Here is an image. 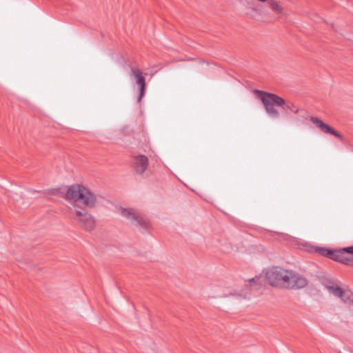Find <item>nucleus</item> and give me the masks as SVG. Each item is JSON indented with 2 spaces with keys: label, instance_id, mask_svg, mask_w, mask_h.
Returning <instances> with one entry per match:
<instances>
[{
  "label": "nucleus",
  "instance_id": "nucleus-4",
  "mask_svg": "<svg viewBox=\"0 0 353 353\" xmlns=\"http://www.w3.org/2000/svg\"><path fill=\"white\" fill-rule=\"evenodd\" d=\"M321 283L327 291L334 297L340 299L345 303L353 302L350 293L341 288V282L338 279L325 276L321 279Z\"/></svg>",
  "mask_w": 353,
  "mask_h": 353
},
{
  "label": "nucleus",
  "instance_id": "nucleus-13",
  "mask_svg": "<svg viewBox=\"0 0 353 353\" xmlns=\"http://www.w3.org/2000/svg\"><path fill=\"white\" fill-rule=\"evenodd\" d=\"M268 4L271 10L274 12L276 14L279 15H283L284 12L282 6L279 4V3L275 0H269Z\"/></svg>",
  "mask_w": 353,
  "mask_h": 353
},
{
  "label": "nucleus",
  "instance_id": "nucleus-18",
  "mask_svg": "<svg viewBox=\"0 0 353 353\" xmlns=\"http://www.w3.org/2000/svg\"><path fill=\"white\" fill-rule=\"evenodd\" d=\"M259 1H261V2H265V1H268V0H258Z\"/></svg>",
  "mask_w": 353,
  "mask_h": 353
},
{
  "label": "nucleus",
  "instance_id": "nucleus-12",
  "mask_svg": "<svg viewBox=\"0 0 353 353\" xmlns=\"http://www.w3.org/2000/svg\"><path fill=\"white\" fill-rule=\"evenodd\" d=\"M281 108L283 110L285 114H288V112H293L294 114H298L299 110L296 107L294 103L291 101H286L283 99V103L281 105Z\"/></svg>",
  "mask_w": 353,
  "mask_h": 353
},
{
  "label": "nucleus",
  "instance_id": "nucleus-10",
  "mask_svg": "<svg viewBox=\"0 0 353 353\" xmlns=\"http://www.w3.org/2000/svg\"><path fill=\"white\" fill-rule=\"evenodd\" d=\"M149 164L148 157L144 154H138L133 157L132 167L137 174L142 175L147 170Z\"/></svg>",
  "mask_w": 353,
  "mask_h": 353
},
{
  "label": "nucleus",
  "instance_id": "nucleus-14",
  "mask_svg": "<svg viewBox=\"0 0 353 353\" xmlns=\"http://www.w3.org/2000/svg\"><path fill=\"white\" fill-rule=\"evenodd\" d=\"M103 198L101 195H96L90 192V208L91 206L103 204Z\"/></svg>",
  "mask_w": 353,
  "mask_h": 353
},
{
  "label": "nucleus",
  "instance_id": "nucleus-8",
  "mask_svg": "<svg viewBox=\"0 0 353 353\" xmlns=\"http://www.w3.org/2000/svg\"><path fill=\"white\" fill-rule=\"evenodd\" d=\"M289 279L286 281V285L290 289H302L307 285L308 280L302 274L290 271Z\"/></svg>",
  "mask_w": 353,
  "mask_h": 353
},
{
  "label": "nucleus",
  "instance_id": "nucleus-16",
  "mask_svg": "<svg viewBox=\"0 0 353 353\" xmlns=\"http://www.w3.org/2000/svg\"><path fill=\"white\" fill-rule=\"evenodd\" d=\"M103 246H104V249L103 248H101L103 250V252H107L109 254H111L112 252H109V245H108L106 243H103Z\"/></svg>",
  "mask_w": 353,
  "mask_h": 353
},
{
  "label": "nucleus",
  "instance_id": "nucleus-11",
  "mask_svg": "<svg viewBox=\"0 0 353 353\" xmlns=\"http://www.w3.org/2000/svg\"><path fill=\"white\" fill-rule=\"evenodd\" d=\"M310 120L314 124H315L323 132L327 133V134H331L337 138L342 139V136L340 133H339L334 129H333L330 125H328L327 124L324 123L320 119L312 116L310 117Z\"/></svg>",
  "mask_w": 353,
  "mask_h": 353
},
{
  "label": "nucleus",
  "instance_id": "nucleus-15",
  "mask_svg": "<svg viewBox=\"0 0 353 353\" xmlns=\"http://www.w3.org/2000/svg\"><path fill=\"white\" fill-rule=\"evenodd\" d=\"M343 251H345L347 253L353 255V245L345 247L343 248Z\"/></svg>",
  "mask_w": 353,
  "mask_h": 353
},
{
  "label": "nucleus",
  "instance_id": "nucleus-19",
  "mask_svg": "<svg viewBox=\"0 0 353 353\" xmlns=\"http://www.w3.org/2000/svg\"><path fill=\"white\" fill-rule=\"evenodd\" d=\"M349 353H352V352H350Z\"/></svg>",
  "mask_w": 353,
  "mask_h": 353
},
{
  "label": "nucleus",
  "instance_id": "nucleus-2",
  "mask_svg": "<svg viewBox=\"0 0 353 353\" xmlns=\"http://www.w3.org/2000/svg\"><path fill=\"white\" fill-rule=\"evenodd\" d=\"M290 271L280 267H273L265 270V276L262 275L256 276L249 279V283L252 288L258 289L262 285V281L266 280L272 286H277L281 283H286L289 279Z\"/></svg>",
  "mask_w": 353,
  "mask_h": 353
},
{
  "label": "nucleus",
  "instance_id": "nucleus-3",
  "mask_svg": "<svg viewBox=\"0 0 353 353\" xmlns=\"http://www.w3.org/2000/svg\"><path fill=\"white\" fill-rule=\"evenodd\" d=\"M254 93L263 103L268 118L272 121L279 119L281 114L277 108H281L283 99L275 94L259 90H254Z\"/></svg>",
  "mask_w": 353,
  "mask_h": 353
},
{
  "label": "nucleus",
  "instance_id": "nucleus-7",
  "mask_svg": "<svg viewBox=\"0 0 353 353\" xmlns=\"http://www.w3.org/2000/svg\"><path fill=\"white\" fill-rule=\"evenodd\" d=\"M130 77L139 86V93L137 97V103H140L142 98L145 96L146 87L145 79L141 71L136 67H132L130 71Z\"/></svg>",
  "mask_w": 353,
  "mask_h": 353
},
{
  "label": "nucleus",
  "instance_id": "nucleus-1",
  "mask_svg": "<svg viewBox=\"0 0 353 353\" xmlns=\"http://www.w3.org/2000/svg\"><path fill=\"white\" fill-rule=\"evenodd\" d=\"M88 191L80 185H71L65 194V199L73 204L76 212V221L85 228H88V196L86 195Z\"/></svg>",
  "mask_w": 353,
  "mask_h": 353
},
{
  "label": "nucleus",
  "instance_id": "nucleus-9",
  "mask_svg": "<svg viewBox=\"0 0 353 353\" xmlns=\"http://www.w3.org/2000/svg\"><path fill=\"white\" fill-rule=\"evenodd\" d=\"M212 298L217 299L221 298L223 299L224 303H228L229 302L232 301L233 303H236V301H239L241 298L247 299L249 298L248 295L246 292L237 293L234 292V293L230 290H225L222 294H217L216 295H212Z\"/></svg>",
  "mask_w": 353,
  "mask_h": 353
},
{
  "label": "nucleus",
  "instance_id": "nucleus-17",
  "mask_svg": "<svg viewBox=\"0 0 353 353\" xmlns=\"http://www.w3.org/2000/svg\"><path fill=\"white\" fill-rule=\"evenodd\" d=\"M349 265H353V258H351L350 264H349Z\"/></svg>",
  "mask_w": 353,
  "mask_h": 353
},
{
  "label": "nucleus",
  "instance_id": "nucleus-6",
  "mask_svg": "<svg viewBox=\"0 0 353 353\" xmlns=\"http://www.w3.org/2000/svg\"><path fill=\"white\" fill-rule=\"evenodd\" d=\"M316 251L320 252L322 255L327 256L332 260L340 262L341 263L349 265L350 264L351 257H347L345 255L347 253L345 251L341 250H333L325 248H318Z\"/></svg>",
  "mask_w": 353,
  "mask_h": 353
},
{
  "label": "nucleus",
  "instance_id": "nucleus-5",
  "mask_svg": "<svg viewBox=\"0 0 353 353\" xmlns=\"http://www.w3.org/2000/svg\"><path fill=\"white\" fill-rule=\"evenodd\" d=\"M117 212L124 219L131 223L132 225L140 228L143 230H148L149 223L143 219L138 212L132 208L119 207Z\"/></svg>",
  "mask_w": 353,
  "mask_h": 353
}]
</instances>
